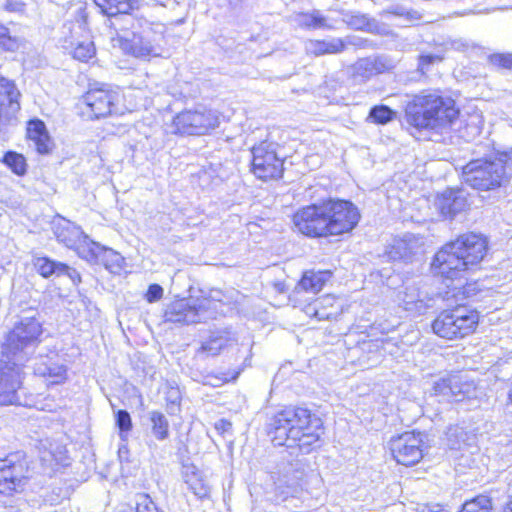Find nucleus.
Listing matches in <instances>:
<instances>
[{"label":"nucleus","instance_id":"nucleus-16","mask_svg":"<svg viewBox=\"0 0 512 512\" xmlns=\"http://www.w3.org/2000/svg\"><path fill=\"white\" fill-rule=\"evenodd\" d=\"M396 67V61L389 55L377 54L358 59L351 67V77L360 84L370 80L373 76L391 71Z\"/></svg>","mask_w":512,"mask_h":512},{"label":"nucleus","instance_id":"nucleus-12","mask_svg":"<svg viewBox=\"0 0 512 512\" xmlns=\"http://www.w3.org/2000/svg\"><path fill=\"white\" fill-rule=\"evenodd\" d=\"M397 302L404 310L421 315L433 307L434 297L422 280H408L398 291Z\"/></svg>","mask_w":512,"mask_h":512},{"label":"nucleus","instance_id":"nucleus-26","mask_svg":"<svg viewBox=\"0 0 512 512\" xmlns=\"http://www.w3.org/2000/svg\"><path fill=\"white\" fill-rule=\"evenodd\" d=\"M345 47V42L341 38L309 40L305 45L306 51L315 56L338 54L344 51Z\"/></svg>","mask_w":512,"mask_h":512},{"label":"nucleus","instance_id":"nucleus-38","mask_svg":"<svg viewBox=\"0 0 512 512\" xmlns=\"http://www.w3.org/2000/svg\"><path fill=\"white\" fill-rule=\"evenodd\" d=\"M492 499L487 495H479L470 501H466L461 512H491Z\"/></svg>","mask_w":512,"mask_h":512},{"label":"nucleus","instance_id":"nucleus-24","mask_svg":"<svg viewBox=\"0 0 512 512\" xmlns=\"http://www.w3.org/2000/svg\"><path fill=\"white\" fill-rule=\"evenodd\" d=\"M330 271H306L296 286V291H305L312 294L320 292L330 279Z\"/></svg>","mask_w":512,"mask_h":512},{"label":"nucleus","instance_id":"nucleus-46","mask_svg":"<svg viewBox=\"0 0 512 512\" xmlns=\"http://www.w3.org/2000/svg\"><path fill=\"white\" fill-rule=\"evenodd\" d=\"M443 57L435 54H422L418 58V70L425 73L429 70V67L435 62H440Z\"/></svg>","mask_w":512,"mask_h":512},{"label":"nucleus","instance_id":"nucleus-34","mask_svg":"<svg viewBox=\"0 0 512 512\" xmlns=\"http://www.w3.org/2000/svg\"><path fill=\"white\" fill-rule=\"evenodd\" d=\"M131 53L137 58H148L151 56H160V47L144 37L135 38L131 43Z\"/></svg>","mask_w":512,"mask_h":512},{"label":"nucleus","instance_id":"nucleus-49","mask_svg":"<svg viewBox=\"0 0 512 512\" xmlns=\"http://www.w3.org/2000/svg\"><path fill=\"white\" fill-rule=\"evenodd\" d=\"M62 275H67L71 279L73 284H78L79 282H81V276H80L79 272L76 269L71 268L66 264H65V270H63Z\"/></svg>","mask_w":512,"mask_h":512},{"label":"nucleus","instance_id":"nucleus-32","mask_svg":"<svg viewBox=\"0 0 512 512\" xmlns=\"http://www.w3.org/2000/svg\"><path fill=\"white\" fill-rule=\"evenodd\" d=\"M149 419L153 436L159 441L166 440L170 435L167 417L162 412L154 410L149 412Z\"/></svg>","mask_w":512,"mask_h":512},{"label":"nucleus","instance_id":"nucleus-52","mask_svg":"<svg viewBox=\"0 0 512 512\" xmlns=\"http://www.w3.org/2000/svg\"><path fill=\"white\" fill-rule=\"evenodd\" d=\"M450 46L454 50L461 51V50L466 49L468 47V44L466 42H464L463 40L458 39V40L451 41Z\"/></svg>","mask_w":512,"mask_h":512},{"label":"nucleus","instance_id":"nucleus-10","mask_svg":"<svg viewBox=\"0 0 512 512\" xmlns=\"http://www.w3.org/2000/svg\"><path fill=\"white\" fill-rule=\"evenodd\" d=\"M327 215L326 204L323 201L299 209L293 215V223L297 231L307 237H328L331 234Z\"/></svg>","mask_w":512,"mask_h":512},{"label":"nucleus","instance_id":"nucleus-7","mask_svg":"<svg viewBox=\"0 0 512 512\" xmlns=\"http://www.w3.org/2000/svg\"><path fill=\"white\" fill-rule=\"evenodd\" d=\"M222 302L211 298H184L169 304L165 310L166 322L195 324L216 319L223 313Z\"/></svg>","mask_w":512,"mask_h":512},{"label":"nucleus","instance_id":"nucleus-2","mask_svg":"<svg viewBox=\"0 0 512 512\" xmlns=\"http://www.w3.org/2000/svg\"><path fill=\"white\" fill-rule=\"evenodd\" d=\"M458 114L454 101L435 91L414 95L405 108L407 123L418 130H443L456 120Z\"/></svg>","mask_w":512,"mask_h":512},{"label":"nucleus","instance_id":"nucleus-11","mask_svg":"<svg viewBox=\"0 0 512 512\" xmlns=\"http://www.w3.org/2000/svg\"><path fill=\"white\" fill-rule=\"evenodd\" d=\"M331 236L352 231L360 220L358 208L350 201L329 199L325 201Z\"/></svg>","mask_w":512,"mask_h":512},{"label":"nucleus","instance_id":"nucleus-27","mask_svg":"<svg viewBox=\"0 0 512 512\" xmlns=\"http://www.w3.org/2000/svg\"><path fill=\"white\" fill-rule=\"evenodd\" d=\"M40 449H43L40 459L48 466H52L53 462L57 465L67 466L68 457L66 455V448L62 445L52 444L48 440L40 442Z\"/></svg>","mask_w":512,"mask_h":512},{"label":"nucleus","instance_id":"nucleus-33","mask_svg":"<svg viewBox=\"0 0 512 512\" xmlns=\"http://www.w3.org/2000/svg\"><path fill=\"white\" fill-rule=\"evenodd\" d=\"M131 1L132 0H94V3L103 14L112 17L127 13L132 7Z\"/></svg>","mask_w":512,"mask_h":512},{"label":"nucleus","instance_id":"nucleus-44","mask_svg":"<svg viewBox=\"0 0 512 512\" xmlns=\"http://www.w3.org/2000/svg\"><path fill=\"white\" fill-rule=\"evenodd\" d=\"M411 251L405 240H394L393 245L388 251V255L391 259H407L410 257Z\"/></svg>","mask_w":512,"mask_h":512},{"label":"nucleus","instance_id":"nucleus-18","mask_svg":"<svg viewBox=\"0 0 512 512\" xmlns=\"http://www.w3.org/2000/svg\"><path fill=\"white\" fill-rule=\"evenodd\" d=\"M86 106L94 118L107 117L119 113V94L105 89H93L84 97Z\"/></svg>","mask_w":512,"mask_h":512},{"label":"nucleus","instance_id":"nucleus-57","mask_svg":"<svg viewBox=\"0 0 512 512\" xmlns=\"http://www.w3.org/2000/svg\"><path fill=\"white\" fill-rule=\"evenodd\" d=\"M125 451L127 452L126 446H122L119 448V456L122 457V454H125Z\"/></svg>","mask_w":512,"mask_h":512},{"label":"nucleus","instance_id":"nucleus-29","mask_svg":"<svg viewBox=\"0 0 512 512\" xmlns=\"http://www.w3.org/2000/svg\"><path fill=\"white\" fill-rule=\"evenodd\" d=\"M103 246L91 240L85 233L82 234L81 240L72 248L79 257L90 263H98L99 256Z\"/></svg>","mask_w":512,"mask_h":512},{"label":"nucleus","instance_id":"nucleus-6","mask_svg":"<svg viewBox=\"0 0 512 512\" xmlns=\"http://www.w3.org/2000/svg\"><path fill=\"white\" fill-rule=\"evenodd\" d=\"M455 298L456 307L442 311L432 323L433 332L448 340L464 338L472 334L479 323V313L458 301L467 298L461 292L457 297L450 293L445 299Z\"/></svg>","mask_w":512,"mask_h":512},{"label":"nucleus","instance_id":"nucleus-47","mask_svg":"<svg viewBox=\"0 0 512 512\" xmlns=\"http://www.w3.org/2000/svg\"><path fill=\"white\" fill-rule=\"evenodd\" d=\"M489 62L494 66L512 69V54H492L489 56Z\"/></svg>","mask_w":512,"mask_h":512},{"label":"nucleus","instance_id":"nucleus-53","mask_svg":"<svg viewBox=\"0 0 512 512\" xmlns=\"http://www.w3.org/2000/svg\"><path fill=\"white\" fill-rule=\"evenodd\" d=\"M386 12L391 13L393 15H397V16H405L406 9H404L403 7L397 6V7L387 10Z\"/></svg>","mask_w":512,"mask_h":512},{"label":"nucleus","instance_id":"nucleus-30","mask_svg":"<svg viewBox=\"0 0 512 512\" xmlns=\"http://www.w3.org/2000/svg\"><path fill=\"white\" fill-rule=\"evenodd\" d=\"M36 271L44 278H49L53 275L61 276L65 270V264L54 261L48 257H37L33 261Z\"/></svg>","mask_w":512,"mask_h":512},{"label":"nucleus","instance_id":"nucleus-41","mask_svg":"<svg viewBox=\"0 0 512 512\" xmlns=\"http://www.w3.org/2000/svg\"><path fill=\"white\" fill-rule=\"evenodd\" d=\"M226 344V339L222 336L212 335L209 339L202 343L199 352L208 356H216L220 353Z\"/></svg>","mask_w":512,"mask_h":512},{"label":"nucleus","instance_id":"nucleus-3","mask_svg":"<svg viewBox=\"0 0 512 512\" xmlns=\"http://www.w3.org/2000/svg\"><path fill=\"white\" fill-rule=\"evenodd\" d=\"M35 309H28L19 315L13 328L5 335L1 346L2 357L26 363L40 343L42 323Z\"/></svg>","mask_w":512,"mask_h":512},{"label":"nucleus","instance_id":"nucleus-51","mask_svg":"<svg viewBox=\"0 0 512 512\" xmlns=\"http://www.w3.org/2000/svg\"><path fill=\"white\" fill-rule=\"evenodd\" d=\"M24 4L15 0H7L5 3V9L9 12H17L23 10Z\"/></svg>","mask_w":512,"mask_h":512},{"label":"nucleus","instance_id":"nucleus-48","mask_svg":"<svg viewBox=\"0 0 512 512\" xmlns=\"http://www.w3.org/2000/svg\"><path fill=\"white\" fill-rule=\"evenodd\" d=\"M163 296V288L159 284H151L149 285L147 292L145 294V298L149 303L156 302L160 300Z\"/></svg>","mask_w":512,"mask_h":512},{"label":"nucleus","instance_id":"nucleus-40","mask_svg":"<svg viewBox=\"0 0 512 512\" xmlns=\"http://www.w3.org/2000/svg\"><path fill=\"white\" fill-rule=\"evenodd\" d=\"M185 482L188 485V488L198 498H205L208 496L210 489L208 485L201 478H199L196 472H193L191 475H187Z\"/></svg>","mask_w":512,"mask_h":512},{"label":"nucleus","instance_id":"nucleus-14","mask_svg":"<svg viewBox=\"0 0 512 512\" xmlns=\"http://www.w3.org/2000/svg\"><path fill=\"white\" fill-rule=\"evenodd\" d=\"M21 93L14 81L0 77V135L18 124Z\"/></svg>","mask_w":512,"mask_h":512},{"label":"nucleus","instance_id":"nucleus-54","mask_svg":"<svg viewBox=\"0 0 512 512\" xmlns=\"http://www.w3.org/2000/svg\"><path fill=\"white\" fill-rule=\"evenodd\" d=\"M405 17L408 20H418V19H420V14H419V12L414 11V10H409V11L406 10Z\"/></svg>","mask_w":512,"mask_h":512},{"label":"nucleus","instance_id":"nucleus-25","mask_svg":"<svg viewBox=\"0 0 512 512\" xmlns=\"http://www.w3.org/2000/svg\"><path fill=\"white\" fill-rule=\"evenodd\" d=\"M321 433L322 425L320 427H313L312 429H303L298 437L291 439L285 446H297L302 453L308 454L315 447L319 446Z\"/></svg>","mask_w":512,"mask_h":512},{"label":"nucleus","instance_id":"nucleus-45","mask_svg":"<svg viewBox=\"0 0 512 512\" xmlns=\"http://www.w3.org/2000/svg\"><path fill=\"white\" fill-rule=\"evenodd\" d=\"M0 46L5 50L14 51L18 48V40L12 36L8 27L0 25Z\"/></svg>","mask_w":512,"mask_h":512},{"label":"nucleus","instance_id":"nucleus-21","mask_svg":"<svg viewBox=\"0 0 512 512\" xmlns=\"http://www.w3.org/2000/svg\"><path fill=\"white\" fill-rule=\"evenodd\" d=\"M52 231L59 243L72 249L81 240L82 229L71 221L58 216L52 222Z\"/></svg>","mask_w":512,"mask_h":512},{"label":"nucleus","instance_id":"nucleus-42","mask_svg":"<svg viewBox=\"0 0 512 512\" xmlns=\"http://www.w3.org/2000/svg\"><path fill=\"white\" fill-rule=\"evenodd\" d=\"M72 55L73 58L79 61L87 62L95 55V47L93 42L85 41L78 43L74 48Z\"/></svg>","mask_w":512,"mask_h":512},{"label":"nucleus","instance_id":"nucleus-35","mask_svg":"<svg viewBox=\"0 0 512 512\" xmlns=\"http://www.w3.org/2000/svg\"><path fill=\"white\" fill-rule=\"evenodd\" d=\"M304 471L300 468V463H288L280 470L278 481L287 487H296L303 478Z\"/></svg>","mask_w":512,"mask_h":512},{"label":"nucleus","instance_id":"nucleus-39","mask_svg":"<svg viewBox=\"0 0 512 512\" xmlns=\"http://www.w3.org/2000/svg\"><path fill=\"white\" fill-rule=\"evenodd\" d=\"M4 163L17 175L26 173V160L23 155L13 151L5 153L3 157Z\"/></svg>","mask_w":512,"mask_h":512},{"label":"nucleus","instance_id":"nucleus-56","mask_svg":"<svg viewBox=\"0 0 512 512\" xmlns=\"http://www.w3.org/2000/svg\"><path fill=\"white\" fill-rule=\"evenodd\" d=\"M503 512H512V495L510 496V500L506 504Z\"/></svg>","mask_w":512,"mask_h":512},{"label":"nucleus","instance_id":"nucleus-15","mask_svg":"<svg viewBox=\"0 0 512 512\" xmlns=\"http://www.w3.org/2000/svg\"><path fill=\"white\" fill-rule=\"evenodd\" d=\"M423 435L415 432H404L393 437L389 442L393 458L404 466H412L423 457Z\"/></svg>","mask_w":512,"mask_h":512},{"label":"nucleus","instance_id":"nucleus-37","mask_svg":"<svg viewBox=\"0 0 512 512\" xmlns=\"http://www.w3.org/2000/svg\"><path fill=\"white\" fill-rule=\"evenodd\" d=\"M396 117V112L386 105L373 106L368 114V120L375 124L385 125Z\"/></svg>","mask_w":512,"mask_h":512},{"label":"nucleus","instance_id":"nucleus-28","mask_svg":"<svg viewBox=\"0 0 512 512\" xmlns=\"http://www.w3.org/2000/svg\"><path fill=\"white\" fill-rule=\"evenodd\" d=\"M343 21L354 30L377 33L379 29L378 22L375 19L358 11L345 13Z\"/></svg>","mask_w":512,"mask_h":512},{"label":"nucleus","instance_id":"nucleus-8","mask_svg":"<svg viewBox=\"0 0 512 512\" xmlns=\"http://www.w3.org/2000/svg\"><path fill=\"white\" fill-rule=\"evenodd\" d=\"M252 172L262 180L278 179L283 175L285 155L282 147L272 141H262L251 149Z\"/></svg>","mask_w":512,"mask_h":512},{"label":"nucleus","instance_id":"nucleus-5","mask_svg":"<svg viewBox=\"0 0 512 512\" xmlns=\"http://www.w3.org/2000/svg\"><path fill=\"white\" fill-rule=\"evenodd\" d=\"M322 421L303 407L288 406L275 413L268 423V434L275 446H284L303 429L320 427Z\"/></svg>","mask_w":512,"mask_h":512},{"label":"nucleus","instance_id":"nucleus-17","mask_svg":"<svg viewBox=\"0 0 512 512\" xmlns=\"http://www.w3.org/2000/svg\"><path fill=\"white\" fill-rule=\"evenodd\" d=\"M26 484L24 466L14 456L0 459V494L11 496L21 492Z\"/></svg>","mask_w":512,"mask_h":512},{"label":"nucleus","instance_id":"nucleus-19","mask_svg":"<svg viewBox=\"0 0 512 512\" xmlns=\"http://www.w3.org/2000/svg\"><path fill=\"white\" fill-rule=\"evenodd\" d=\"M434 204L443 218L453 219L468 208V193L459 187L447 188L436 196Z\"/></svg>","mask_w":512,"mask_h":512},{"label":"nucleus","instance_id":"nucleus-20","mask_svg":"<svg viewBox=\"0 0 512 512\" xmlns=\"http://www.w3.org/2000/svg\"><path fill=\"white\" fill-rule=\"evenodd\" d=\"M473 390V384L464 381V377L460 374L442 378L435 382L433 386L434 395L447 402L462 401Z\"/></svg>","mask_w":512,"mask_h":512},{"label":"nucleus","instance_id":"nucleus-55","mask_svg":"<svg viewBox=\"0 0 512 512\" xmlns=\"http://www.w3.org/2000/svg\"><path fill=\"white\" fill-rule=\"evenodd\" d=\"M440 511H441L440 505H434V506H432L431 509H429L428 507L422 509V512H440Z\"/></svg>","mask_w":512,"mask_h":512},{"label":"nucleus","instance_id":"nucleus-22","mask_svg":"<svg viewBox=\"0 0 512 512\" xmlns=\"http://www.w3.org/2000/svg\"><path fill=\"white\" fill-rule=\"evenodd\" d=\"M27 137L38 153L47 154L51 150V139L42 120L33 119L27 123Z\"/></svg>","mask_w":512,"mask_h":512},{"label":"nucleus","instance_id":"nucleus-58","mask_svg":"<svg viewBox=\"0 0 512 512\" xmlns=\"http://www.w3.org/2000/svg\"><path fill=\"white\" fill-rule=\"evenodd\" d=\"M125 451L127 452L126 446H122L119 448V456L122 457V454H125Z\"/></svg>","mask_w":512,"mask_h":512},{"label":"nucleus","instance_id":"nucleus-50","mask_svg":"<svg viewBox=\"0 0 512 512\" xmlns=\"http://www.w3.org/2000/svg\"><path fill=\"white\" fill-rule=\"evenodd\" d=\"M215 429L221 433H227L232 429V424L226 419H220L215 423Z\"/></svg>","mask_w":512,"mask_h":512},{"label":"nucleus","instance_id":"nucleus-1","mask_svg":"<svg viewBox=\"0 0 512 512\" xmlns=\"http://www.w3.org/2000/svg\"><path fill=\"white\" fill-rule=\"evenodd\" d=\"M487 249L488 242L485 237L467 233L447 243L436 253L431 264L433 271L451 282L457 281L453 287L446 285L447 296L453 293L457 297L460 292L466 297L476 295V283L464 282V274L484 259Z\"/></svg>","mask_w":512,"mask_h":512},{"label":"nucleus","instance_id":"nucleus-36","mask_svg":"<svg viewBox=\"0 0 512 512\" xmlns=\"http://www.w3.org/2000/svg\"><path fill=\"white\" fill-rule=\"evenodd\" d=\"M297 23L299 26L309 29L332 28V26L327 25L326 18L320 13L319 10H313L310 13L299 14Z\"/></svg>","mask_w":512,"mask_h":512},{"label":"nucleus","instance_id":"nucleus-13","mask_svg":"<svg viewBox=\"0 0 512 512\" xmlns=\"http://www.w3.org/2000/svg\"><path fill=\"white\" fill-rule=\"evenodd\" d=\"M25 363L0 359V405L20 404L18 391L22 385V367Z\"/></svg>","mask_w":512,"mask_h":512},{"label":"nucleus","instance_id":"nucleus-31","mask_svg":"<svg viewBox=\"0 0 512 512\" xmlns=\"http://www.w3.org/2000/svg\"><path fill=\"white\" fill-rule=\"evenodd\" d=\"M124 263L125 259L120 255V253L103 246L101 256H99L97 264H102L110 272L118 274L122 270Z\"/></svg>","mask_w":512,"mask_h":512},{"label":"nucleus","instance_id":"nucleus-23","mask_svg":"<svg viewBox=\"0 0 512 512\" xmlns=\"http://www.w3.org/2000/svg\"><path fill=\"white\" fill-rule=\"evenodd\" d=\"M34 372L36 375L44 377L49 384H61L67 379V367L64 364L47 361L37 363Z\"/></svg>","mask_w":512,"mask_h":512},{"label":"nucleus","instance_id":"nucleus-43","mask_svg":"<svg viewBox=\"0 0 512 512\" xmlns=\"http://www.w3.org/2000/svg\"><path fill=\"white\" fill-rule=\"evenodd\" d=\"M116 425L119 428V435L122 440L126 439L127 433L132 429V420L128 411L118 410L115 414Z\"/></svg>","mask_w":512,"mask_h":512},{"label":"nucleus","instance_id":"nucleus-9","mask_svg":"<svg viewBox=\"0 0 512 512\" xmlns=\"http://www.w3.org/2000/svg\"><path fill=\"white\" fill-rule=\"evenodd\" d=\"M220 124L219 113L211 109L184 110L173 119L174 133L180 135H205Z\"/></svg>","mask_w":512,"mask_h":512},{"label":"nucleus","instance_id":"nucleus-4","mask_svg":"<svg viewBox=\"0 0 512 512\" xmlns=\"http://www.w3.org/2000/svg\"><path fill=\"white\" fill-rule=\"evenodd\" d=\"M511 175L512 159L507 153L494 160H472L462 170L463 183L480 192L498 190L509 182Z\"/></svg>","mask_w":512,"mask_h":512}]
</instances>
